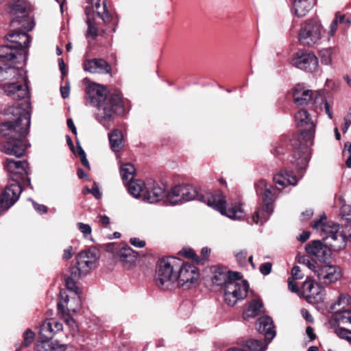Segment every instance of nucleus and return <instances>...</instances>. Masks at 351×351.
<instances>
[{"mask_svg": "<svg viewBox=\"0 0 351 351\" xmlns=\"http://www.w3.org/2000/svg\"><path fill=\"white\" fill-rule=\"evenodd\" d=\"M24 104H18L12 113L16 116L14 121H9L0 125V133L6 138L1 145L0 150L7 155L17 158L24 156L28 147L26 136L30 125V102L24 99Z\"/></svg>", "mask_w": 351, "mask_h": 351, "instance_id": "obj_1", "label": "nucleus"}, {"mask_svg": "<svg viewBox=\"0 0 351 351\" xmlns=\"http://www.w3.org/2000/svg\"><path fill=\"white\" fill-rule=\"evenodd\" d=\"M86 99L97 107L95 119L104 126L112 120L114 114H124L121 95L117 93L107 96V90L99 84H91L86 87Z\"/></svg>", "mask_w": 351, "mask_h": 351, "instance_id": "obj_2", "label": "nucleus"}, {"mask_svg": "<svg viewBox=\"0 0 351 351\" xmlns=\"http://www.w3.org/2000/svg\"><path fill=\"white\" fill-rule=\"evenodd\" d=\"M182 199L184 202L197 199L206 203L208 206L219 211L221 215L227 216L232 219H241L244 211L241 204H231L226 209V200L224 195L217 191L215 193L202 194L197 189L191 185L182 184Z\"/></svg>", "mask_w": 351, "mask_h": 351, "instance_id": "obj_3", "label": "nucleus"}, {"mask_svg": "<svg viewBox=\"0 0 351 351\" xmlns=\"http://www.w3.org/2000/svg\"><path fill=\"white\" fill-rule=\"evenodd\" d=\"M30 40V36L25 32L9 33L6 36V43L0 46V59L3 62H25Z\"/></svg>", "mask_w": 351, "mask_h": 351, "instance_id": "obj_4", "label": "nucleus"}, {"mask_svg": "<svg viewBox=\"0 0 351 351\" xmlns=\"http://www.w3.org/2000/svg\"><path fill=\"white\" fill-rule=\"evenodd\" d=\"M0 64L5 66L3 68L0 65V81L5 80H15L16 81L5 84L3 86L5 93L16 99L29 98V91L26 80L22 75L21 71L16 68L18 63H12L10 61L2 62L0 59Z\"/></svg>", "mask_w": 351, "mask_h": 351, "instance_id": "obj_5", "label": "nucleus"}, {"mask_svg": "<svg viewBox=\"0 0 351 351\" xmlns=\"http://www.w3.org/2000/svg\"><path fill=\"white\" fill-rule=\"evenodd\" d=\"M175 258H162L158 261L156 269L155 280L162 289H171L176 287L178 265Z\"/></svg>", "mask_w": 351, "mask_h": 351, "instance_id": "obj_6", "label": "nucleus"}, {"mask_svg": "<svg viewBox=\"0 0 351 351\" xmlns=\"http://www.w3.org/2000/svg\"><path fill=\"white\" fill-rule=\"evenodd\" d=\"M87 3L89 5L85 8L88 25L86 36L95 39L97 36L98 29L94 19L91 16L92 12H95L104 23L110 22L112 15L107 9L106 0H87Z\"/></svg>", "mask_w": 351, "mask_h": 351, "instance_id": "obj_7", "label": "nucleus"}, {"mask_svg": "<svg viewBox=\"0 0 351 351\" xmlns=\"http://www.w3.org/2000/svg\"><path fill=\"white\" fill-rule=\"evenodd\" d=\"M97 251L89 249L79 253L76 256V265L71 268V274L75 278H80L97 267Z\"/></svg>", "mask_w": 351, "mask_h": 351, "instance_id": "obj_8", "label": "nucleus"}, {"mask_svg": "<svg viewBox=\"0 0 351 351\" xmlns=\"http://www.w3.org/2000/svg\"><path fill=\"white\" fill-rule=\"evenodd\" d=\"M248 289L246 281L229 280L223 288L226 303L231 306H234L239 300L245 298Z\"/></svg>", "mask_w": 351, "mask_h": 351, "instance_id": "obj_9", "label": "nucleus"}, {"mask_svg": "<svg viewBox=\"0 0 351 351\" xmlns=\"http://www.w3.org/2000/svg\"><path fill=\"white\" fill-rule=\"evenodd\" d=\"M322 25L317 20L313 19L304 23L299 34V41L303 45L311 46L320 38Z\"/></svg>", "mask_w": 351, "mask_h": 351, "instance_id": "obj_10", "label": "nucleus"}, {"mask_svg": "<svg viewBox=\"0 0 351 351\" xmlns=\"http://www.w3.org/2000/svg\"><path fill=\"white\" fill-rule=\"evenodd\" d=\"M197 268L189 263H183L181 267L178 266L176 272V286L184 289H189L199 278Z\"/></svg>", "mask_w": 351, "mask_h": 351, "instance_id": "obj_11", "label": "nucleus"}, {"mask_svg": "<svg viewBox=\"0 0 351 351\" xmlns=\"http://www.w3.org/2000/svg\"><path fill=\"white\" fill-rule=\"evenodd\" d=\"M292 64L299 69L312 73L317 69L319 62L317 56L313 53L306 50H300L294 55Z\"/></svg>", "mask_w": 351, "mask_h": 351, "instance_id": "obj_12", "label": "nucleus"}, {"mask_svg": "<svg viewBox=\"0 0 351 351\" xmlns=\"http://www.w3.org/2000/svg\"><path fill=\"white\" fill-rule=\"evenodd\" d=\"M301 295L311 304H320L325 298V289L319 284L315 285L314 281L307 278L302 285Z\"/></svg>", "mask_w": 351, "mask_h": 351, "instance_id": "obj_13", "label": "nucleus"}, {"mask_svg": "<svg viewBox=\"0 0 351 351\" xmlns=\"http://www.w3.org/2000/svg\"><path fill=\"white\" fill-rule=\"evenodd\" d=\"M4 168L10 173L14 182L19 183L29 173V164L26 160L20 161L6 158Z\"/></svg>", "mask_w": 351, "mask_h": 351, "instance_id": "obj_14", "label": "nucleus"}, {"mask_svg": "<svg viewBox=\"0 0 351 351\" xmlns=\"http://www.w3.org/2000/svg\"><path fill=\"white\" fill-rule=\"evenodd\" d=\"M295 120L300 130V135L307 141H311L315 130V125L306 110H298L295 114Z\"/></svg>", "mask_w": 351, "mask_h": 351, "instance_id": "obj_15", "label": "nucleus"}, {"mask_svg": "<svg viewBox=\"0 0 351 351\" xmlns=\"http://www.w3.org/2000/svg\"><path fill=\"white\" fill-rule=\"evenodd\" d=\"M21 192L19 183L13 182L8 185L0 195V211L11 207L19 199Z\"/></svg>", "mask_w": 351, "mask_h": 351, "instance_id": "obj_16", "label": "nucleus"}, {"mask_svg": "<svg viewBox=\"0 0 351 351\" xmlns=\"http://www.w3.org/2000/svg\"><path fill=\"white\" fill-rule=\"evenodd\" d=\"M255 189L258 195L263 196V201L265 205H267V212L265 213V217H267L269 213H272L273 201L275 189L271 185H268L265 180H260L255 184Z\"/></svg>", "mask_w": 351, "mask_h": 351, "instance_id": "obj_17", "label": "nucleus"}, {"mask_svg": "<svg viewBox=\"0 0 351 351\" xmlns=\"http://www.w3.org/2000/svg\"><path fill=\"white\" fill-rule=\"evenodd\" d=\"M306 252L317 258L320 262H326L331 256V249L319 240H314L305 246Z\"/></svg>", "mask_w": 351, "mask_h": 351, "instance_id": "obj_18", "label": "nucleus"}, {"mask_svg": "<svg viewBox=\"0 0 351 351\" xmlns=\"http://www.w3.org/2000/svg\"><path fill=\"white\" fill-rule=\"evenodd\" d=\"M319 281L328 285L337 281L341 276L340 268L336 265H324L317 271Z\"/></svg>", "mask_w": 351, "mask_h": 351, "instance_id": "obj_19", "label": "nucleus"}, {"mask_svg": "<svg viewBox=\"0 0 351 351\" xmlns=\"http://www.w3.org/2000/svg\"><path fill=\"white\" fill-rule=\"evenodd\" d=\"M312 227L319 233L324 241L329 240L330 237L339 230V225L332 221H326L325 215L320 219L315 221Z\"/></svg>", "mask_w": 351, "mask_h": 351, "instance_id": "obj_20", "label": "nucleus"}, {"mask_svg": "<svg viewBox=\"0 0 351 351\" xmlns=\"http://www.w3.org/2000/svg\"><path fill=\"white\" fill-rule=\"evenodd\" d=\"M146 191L143 201L152 204L160 201L167 195L165 189L152 179L147 180Z\"/></svg>", "mask_w": 351, "mask_h": 351, "instance_id": "obj_21", "label": "nucleus"}, {"mask_svg": "<svg viewBox=\"0 0 351 351\" xmlns=\"http://www.w3.org/2000/svg\"><path fill=\"white\" fill-rule=\"evenodd\" d=\"M27 8L25 5L21 3H16L12 5L10 10V14L13 17L12 21V24L14 25L15 23H18L21 27L27 29L28 30H31L33 27L32 23H29L27 26H25L23 23V21L29 20V18L27 17Z\"/></svg>", "mask_w": 351, "mask_h": 351, "instance_id": "obj_22", "label": "nucleus"}, {"mask_svg": "<svg viewBox=\"0 0 351 351\" xmlns=\"http://www.w3.org/2000/svg\"><path fill=\"white\" fill-rule=\"evenodd\" d=\"M256 328L259 333L263 334L270 342L276 336V330L272 319L268 316L260 317L256 323Z\"/></svg>", "mask_w": 351, "mask_h": 351, "instance_id": "obj_23", "label": "nucleus"}, {"mask_svg": "<svg viewBox=\"0 0 351 351\" xmlns=\"http://www.w3.org/2000/svg\"><path fill=\"white\" fill-rule=\"evenodd\" d=\"M84 69L86 71L92 73H109L111 71L110 65L104 59L94 58L87 60L84 63Z\"/></svg>", "mask_w": 351, "mask_h": 351, "instance_id": "obj_24", "label": "nucleus"}, {"mask_svg": "<svg viewBox=\"0 0 351 351\" xmlns=\"http://www.w3.org/2000/svg\"><path fill=\"white\" fill-rule=\"evenodd\" d=\"M274 182L277 185V189L281 191L287 185H296L298 180L292 171L284 170L274 176Z\"/></svg>", "mask_w": 351, "mask_h": 351, "instance_id": "obj_25", "label": "nucleus"}, {"mask_svg": "<svg viewBox=\"0 0 351 351\" xmlns=\"http://www.w3.org/2000/svg\"><path fill=\"white\" fill-rule=\"evenodd\" d=\"M293 163L298 169H304L306 167L309 161V152L306 145L301 144L300 147L293 152Z\"/></svg>", "mask_w": 351, "mask_h": 351, "instance_id": "obj_26", "label": "nucleus"}, {"mask_svg": "<svg viewBox=\"0 0 351 351\" xmlns=\"http://www.w3.org/2000/svg\"><path fill=\"white\" fill-rule=\"evenodd\" d=\"M293 97L297 105L304 106L307 105L314 96L312 90L305 89L304 87L298 84L293 89Z\"/></svg>", "mask_w": 351, "mask_h": 351, "instance_id": "obj_27", "label": "nucleus"}, {"mask_svg": "<svg viewBox=\"0 0 351 351\" xmlns=\"http://www.w3.org/2000/svg\"><path fill=\"white\" fill-rule=\"evenodd\" d=\"M316 0H294L291 8L292 14L303 17L312 9Z\"/></svg>", "mask_w": 351, "mask_h": 351, "instance_id": "obj_28", "label": "nucleus"}, {"mask_svg": "<svg viewBox=\"0 0 351 351\" xmlns=\"http://www.w3.org/2000/svg\"><path fill=\"white\" fill-rule=\"evenodd\" d=\"M241 276L239 273L227 271L226 270L218 269L215 271V275L212 279L213 283L217 286L226 285L229 280H232V278L239 279Z\"/></svg>", "mask_w": 351, "mask_h": 351, "instance_id": "obj_29", "label": "nucleus"}, {"mask_svg": "<svg viewBox=\"0 0 351 351\" xmlns=\"http://www.w3.org/2000/svg\"><path fill=\"white\" fill-rule=\"evenodd\" d=\"M128 191L129 193L135 198L144 199L146 193L147 181L141 180H132L128 183Z\"/></svg>", "mask_w": 351, "mask_h": 351, "instance_id": "obj_30", "label": "nucleus"}, {"mask_svg": "<svg viewBox=\"0 0 351 351\" xmlns=\"http://www.w3.org/2000/svg\"><path fill=\"white\" fill-rule=\"evenodd\" d=\"M351 304V297L347 293H341L337 301L330 306V311L336 313L337 318L342 315L343 311Z\"/></svg>", "mask_w": 351, "mask_h": 351, "instance_id": "obj_31", "label": "nucleus"}, {"mask_svg": "<svg viewBox=\"0 0 351 351\" xmlns=\"http://www.w3.org/2000/svg\"><path fill=\"white\" fill-rule=\"evenodd\" d=\"M326 241L331 250L338 251L346 247V236L339 230Z\"/></svg>", "mask_w": 351, "mask_h": 351, "instance_id": "obj_32", "label": "nucleus"}, {"mask_svg": "<svg viewBox=\"0 0 351 351\" xmlns=\"http://www.w3.org/2000/svg\"><path fill=\"white\" fill-rule=\"evenodd\" d=\"M136 257V253L129 246L122 247L116 254V258L125 265L134 263Z\"/></svg>", "mask_w": 351, "mask_h": 351, "instance_id": "obj_33", "label": "nucleus"}, {"mask_svg": "<svg viewBox=\"0 0 351 351\" xmlns=\"http://www.w3.org/2000/svg\"><path fill=\"white\" fill-rule=\"evenodd\" d=\"M110 148L113 152H119L123 147L122 132L118 130H114L108 134Z\"/></svg>", "mask_w": 351, "mask_h": 351, "instance_id": "obj_34", "label": "nucleus"}, {"mask_svg": "<svg viewBox=\"0 0 351 351\" xmlns=\"http://www.w3.org/2000/svg\"><path fill=\"white\" fill-rule=\"evenodd\" d=\"M166 196L167 201L172 205L184 203L182 199V184L175 186Z\"/></svg>", "mask_w": 351, "mask_h": 351, "instance_id": "obj_35", "label": "nucleus"}, {"mask_svg": "<svg viewBox=\"0 0 351 351\" xmlns=\"http://www.w3.org/2000/svg\"><path fill=\"white\" fill-rule=\"evenodd\" d=\"M269 342L250 339L243 343L245 351H265L267 348Z\"/></svg>", "mask_w": 351, "mask_h": 351, "instance_id": "obj_36", "label": "nucleus"}, {"mask_svg": "<svg viewBox=\"0 0 351 351\" xmlns=\"http://www.w3.org/2000/svg\"><path fill=\"white\" fill-rule=\"evenodd\" d=\"M263 307V304L261 300H253L243 313L244 318L247 319L258 315L261 312Z\"/></svg>", "mask_w": 351, "mask_h": 351, "instance_id": "obj_37", "label": "nucleus"}, {"mask_svg": "<svg viewBox=\"0 0 351 351\" xmlns=\"http://www.w3.org/2000/svg\"><path fill=\"white\" fill-rule=\"evenodd\" d=\"M39 335L40 339L48 340L52 339L54 335V328L52 327L50 319L45 320L40 326Z\"/></svg>", "mask_w": 351, "mask_h": 351, "instance_id": "obj_38", "label": "nucleus"}, {"mask_svg": "<svg viewBox=\"0 0 351 351\" xmlns=\"http://www.w3.org/2000/svg\"><path fill=\"white\" fill-rule=\"evenodd\" d=\"M135 172V167L130 163H126L120 167L121 176L125 183L133 180Z\"/></svg>", "mask_w": 351, "mask_h": 351, "instance_id": "obj_39", "label": "nucleus"}, {"mask_svg": "<svg viewBox=\"0 0 351 351\" xmlns=\"http://www.w3.org/2000/svg\"><path fill=\"white\" fill-rule=\"evenodd\" d=\"M58 347L59 348L56 351H62L66 349V346L65 344H59L58 343L49 342L48 340L41 339L40 342H38L36 345V350L37 351H51L53 347Z\"/></svg>", "mask_w": 351, "mask_h": 351, "instance_id": "obj_40", "label": "nucleus"}, {"mask_svg": "<svg viewBox=\"0 0 351 351\" xmlns=\"http://www.w3.org/2000/svg\"><path fill=\"white\" fill-rule=\"evenodd\" d=\"M267 210V205L264 204L263 206L258 207L252 217L253 222L257 224L260 223L261 225L266 222L272 214L269 213L267 217H265V213L266 214Z\"/></svg>", "mask_w": 351, "mask_h": 351, "instance_id": "obj_41", "label": "nucleus"}, {"mask_svg": "<svg viewBox=\"0 0 351 351\" xmlns=\"http://www.w3.org/2000/svg\"><path fill=\"white\" fill-rule=\"evenodd\" d=\"M314 104L316 107H318L319 106V108L322 110L324 109L325 112L327 114L329 119H332V114L330 110V105L323 95L316 93L315 96Z\"/></svg>", "mask_w": 351, "mask_h": 351, "instance_id": "obj_42", "label": "nucleus"}, {"mask_svg": "<svg viewBox=\"0 0 351 351\" xmlns=\"http://www.w3.org/2000/svg\"><path fill=\"white\" fill-rule=\"evenodd\" d=\"M345 19L344 15H339L336 14L335 18L330 25V34L333 36L337 31V25L339 23H342Z\"/></svg>", "mask_w": 351, "mask_h": 351, "instance_id": "obj_43", "label": "nucleus"}, {"mask_svg": "<svg viewBox=\"0 0 351 351\" xmlns=\"http://www.w3.org/2000/svg\"><path fill=\"white\" fill-rule=\"evenodd\" d=\"M321 62L324 64H330L332 62L331 52L328 49H322L319 52Z\"/></svg>", "mask_w": 351, "mask_h": 351, "instance_id": "obj_44", "label": "nucleus"}, {"mask_svg": "<svg viewBox=\"0 0 351 351\" xmlns=\"http://www.w3.org/2000/svg\"><path fill=\"white\" fill-rule=\"evenodd\" d=\"M335 333L338 337L346 339L351 342V331L343 328H338L335 330Z\"/></svg>", "mask_w": 351, "mask_h": 351, "instance_id": "obj_45", "label": "nucleus"}, {"mask_svg": "<svg viewBox=\"0 0 351 351\" xmlns=\"http://www.w3.org/2000/svg\"><path fill=\"white\" fill-rule=\"evenodd\" d=\"M341 215L344 220L348 223H351V206H343L341 209Z\"/></svg>", "mask_w": 351, "mask_h": 351, "instance_id": "obj_46", "label": "nucleus"}, {"mask_svg": "<svg viewBox=\"0 0 351 351\" xmlns=\"http://www.w3.org/2000/svg\"><path fill=\"white\" fill-rule=\"evenodd\" d=\"M78 230L83 234L84 237H87L88 235L91 234L92 228L90 225L79 222L77 223Z\"/></svg>", "mask_w": 351, "mask_h": 351, "instance_id": "obj_47", "label": "nucleus"}, {"mask_svg": "<svg viewBox=\"0 0 351 351\" xmlns=\"http://www.w3.org/2000/svg\"><path fill=\"white\" fill-rule=\"evenodd\" d=\"M34 332H33L31 330L27 329V330H25L23 334L24 345L25 346H28L29 345H30L34 339Z\"/></svg>", "mask_w": 351, "mask_h": 351, "instance_id": "obj_48", "label": "nucleus"}, {"mask_svg": "<svg viewBox=\"0 0 351 351\" xmlns=\"http://www.w3.org/2000/svg\"><path fill=\"white\" fill-rule=\"evenodd\" d=\"M247 253L245 250H242L236 254V258L238 263L241 265H245L247 262Z\"/></svg>", "mask_w": 351, "mask_h": 351, "instance_id": "obj_49", "label": "nucleus"}, {"mask_svg": "<svg viewBox=\"0 0 351 351\" xmlns=\"http://www.w3.org/2000/svg\"><path fill=\"white\" fill-rule=\"evenodd\" d=\"M65 284H66V287L71 290V291H73L74 292H75L76 293H78V290L79 289L77 288V287L75 285V281L73 280V278H70V277H66L65 278Z\"/></svg>", "mask_w": 351, "mask_h": 351, "instance_id": "obj_50", "label": "nucleus"}, {"mask_svg": "<svg viewBox=\"0 0 351 351\" xmlns=\"http://www.w3.org/2000/svg\"><path fill=\"white\" fill-rule=\"evenodd\" d=\"M337 319L341 320L342 323H351V311H343L342 315L337 317Z\"/></svg>", "mask_w": 351, "mask_h": 351, "instance_id": "obj_51", "label": "nucleus"}, {"mask_svg": "<svg viewBox=\"0 0 351 351\" xmlns=\"http://www.w3.org/2000/svg\"><path fill=\"white\" fill-rule=\"evenodd\" d=\"M272 268V264L271 263H265L260 266V271L264 275H268L270 274Z\"/></svg>", "mask_w": 351, "mask_h": 351, "instance_id": "obj_52", "label": "nucleus"}, {"mask_svg": "<svg viewBox=\"0 0 351 351\" xmlns=\"http://www.w3.org/2000/svg\"><path fill=\"white\" fill-rule=\"evenodd\" d=\"M291 274L294 279H302L303 278V274L301 272V269L298 266H294L291 269Z\"/></svg>", "mask_w": 351, "mask_h": 351, "instance_id": "obj_53", "label": "nucleus"}, {"mask_svg": "<svg viewBox=\"0 0 351 351\" xmlns=\"http://www.w3.org/2000/svg\"><path fill=\"white\" fill-rule=\"evenodd\" d=\"M130 242L132 245L138 248H142L145 245V242L138 238H131Z\"/></svg>", "mask_w": 351, "mask_h": 351, "instance_id": "obj_54", "label": "nucleus"}, {"mask_svg": "<svg viewBox=\"0 0 351 351\" xmlns=\"http://www.w3.org/2000/svg\"><path fill=\"white\" fill-rule=\"evenodd\" d=\"M51 324L52 325V327L54 328V334L56 332L60 331L63 328L62 324L58 322L57 320L54 319H50Z\"/></svg>", "mask_w": 351, "mask_h": 351, "instance_id": "obj_55", "label": "nucleus"}, {"mask_svg": "<svg viewBox=\"0 0 351 351\" xmlns=\"http://www.w3.org/2000/svg\"><path fill=\"white\" fill-rule=\"evenodd\" d=\"M73 255V249L72 246L67 247L64 250V254L62 256V258L64 260L70 259Z\"/></svg>", "mask_w": 351, "mask_h": 351, "instance_id": "obj_56", "label": "nucleus"}, {"mask_svg": "<svg viewBox=\"0 0 351 351\" xmlns=\"http://www.w3.org/2000/svg\"><path fill=\"white\" fill-rule=\"evenodd\" d=\"M96 199H99L101 196V193L99 191V186L97 183H94L91 189V193Z\"/></svg>", "mask_w": 351, "mask_h": 351, "instance_id": "obj_57", "label": "nucleus"}, {"mask_svg": "<svg viewBox=\"0 0 351 351\" xmlns=\"http://www.w3.org/2000/svg\"><path fill=\"white\" fill-rule=\"evenodd\" d=\"M34 209L40 214L47 213V208L45 205L38 204L34 202H32Z\"/></svg>", "mask_w": 351, "mask_h": 351, "instance_id": "obj_58", "label": "nucleus"}, {"mask_svg": "<svg viewBox=\"0 0 351 351\" xmlns=\"http://www.w3.org/2000/svg\"><path fill=\"white\" fill-rule=\"evenodd\" d=\"M288 287L291 292L299 293L298 285L290 278L288 279Z\"/></svg>", "mask_w": 351, "mask_h": 351, "instance_id": "obj_59", "label": "nucleus"}, {"mask_svg": "<svg viewBox=\"0 0 351 351\" xmlns=\"http://www.w3.org/2000/svg\"><path fill=\"white\" fill-rule=\"evenodd\" d=\"M306 267H308L311 271H314L317 275V271L318 269V267L317 265V262L313 260H311L305 265Z\"/></svg>", "mask_w": 351, "mask_h": 351, "instance_id": "obj_60", "label": "nucleus"}, {"mask_svg": "<svg viewBox=\"0 0 351 351\" xmlns=\"http://www.w3.org/2000/svg\"><path fill=\"white\" fill-rule=\"evenodd\" d=\"M64 322L70 327L72 330H75L76 328V324L75 320L69 315H66L64 317Z\"/></svg>", "mask_w": 351, "mask_h": 351, "instance_id": "obj_61", "label": "nucleus"}, {"mask_svg": "<svg viewBox=\"0 0 351 351\" xmlns=\"http://www.w3.org/2000/svg\"><path fill=\"white\" fill-rule=\"evenodd\" d=\"M98 219L99 222L106 228L110 224V218L106 215H100L98 216Z\"/></svg>", "mask_w": 351, "mask_h": 351, "instance_id": "obj_62", "label": "nucleus"}, {"mask_svg": "<svg viewBox=\"0 0 351 351\" xmlns=\"http://www.w3.org/2000/svg\"><path fill=\"white\" fill-rule=\"evenodd\" d=\"M301 313H302L303 317L305 319V320H306L307 322H313V318L312 315L310 314V313L307 310H306L304 308L302 309Z\"/></svg>", "mask_w": 351, "mask_h": 351, "instance_id": "obj_63", "label": "nucleus"}, {"mask_svg": "<svg viewBox=\"0 0 351 351\" xmlns=\"http://www.w3.org/2000/svg\"><path fill=\"white\" fill-rule=\"evenodd\" d=\"M347 152L348 153V156L346 160V165L348 168H351V143L348 145Z\"/></svg>", "mask_w": 351, "mask_h": 351, "instance_id": "obj_64", "label": "nucleus"}]
</instances>
